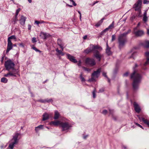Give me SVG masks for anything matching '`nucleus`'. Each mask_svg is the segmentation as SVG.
I'll return each instance as SVG.
<instances>
[{"instance_id": "obj_24", "label": "nucleus", "mask_w": 149, "mask_h": 149, "mask_svg": "<svg viewBox=\"0 0 149 149\" xmlns=\"http://www.w3.org/2000/svg\"><path fill=\"white\" fill-rule=\"evenodd\" d=\"M57 44L59 46L64 45V44L62 40L59 38L57 40Z\"/></svg>"}, {"instance_id": "obj_48", "label": "nucleus", "mask_w": 149, "mask_h": 149, "mask_svg": "<svg viewBox=\"0 0 149 149\" xmlns=\"http://www.w3.org/2000/svg\"><path fill=\"white\" fill-rule=\"evenodd\" d=\"M20 10H21L20 8H19L16 10V13H15L16 14V15H18L20 11Z\"/></svg>"}, {"instance_id": "obj_26", "label": "nucleus", "mask_w": 149, "mask_h": 149, "mask_svg": "<svg viewBox=\"0 0 149 149\" xmlns=\"http://www.w3.org/2000/svg\"><path fill=\"white\" fill-rule=\"evenodd\" d=\"M136 52H134L132 54L131 56L129 57V58H133L134 59L135 57L136 56Z\"/></svg>"}, {"instance_id": "obj_1", "label": "nucleus", "mask_w": 149, "mask_h": 149, "mask_svg": "<svg viewBox=\"0 0 149 149\" xmlns=\"http://www.w3.org/2000/svg\"><path fill=\"white\" fill-rule=\"evenodd\" d=\"M138 66L137 63L135 64V66L133 67V72L130 76V78L133 80L132 85L133 91L135 92L139 89L142 79V76L137 72L136 69Z\"/></svg>"}, {"instance_id": "obj_18", "label": "nucleus", "mask_w": 149, "mask_h": 149, "mask_svg": "<svg viewBox=\"0 0 149 149\" xmlns=\"http://www.w3.org/2000/svg\"><path fill=\"white\" fill-rule=\"evenodd\" d=\"M133 106L135 111L137 113L140 112L141 109L139 105L136 102H134Z\"/></svg>"}, {"instance_id": "obj_45", "label": "nucleus", "mask_w": 149, "mask_h": 149, "mask_svg": "<svg viewBox=\"0 0 149 149\" xmlns=\"http://www.w3.org/2000/svg\"><path fill=\"white\" fill-rule=\"evenodd\" d=\"M115 38H116L115 35L114 34L112 35V36L111 41H113L115 39Z\"/></svg>"}, {"instance_id": "obj_42", "label": "nucleus", "mask_w": 149, "mask_h": 149, "mask_svg": "<svg viewBox=\"0 0 149 149\" xmlns=\"http://www.w3.org/2000/svg\"><path fill=\"white\" fill-rule=\"evenodd\" d=\"M144 123L146 124L148 127H149V120H145Z\"/></svg>"}, {"instance_id": "obj_21", "label": "nucleus", "mask_w": 149, "mask_h": 149, "mask_svg": "<svg viewBox=\"0 0 149 149\" xmlns=\"http://www.w3.org/2000/svg\"><path fill=\"white\" fill-rule=\"evenodd\" d=\"M142 45L145 48H149V40L145 41L142 43Z\"/></svg>"}, {"instance_id": "obj_11", "label": "nucleus", "mask_w": 149, "mask_h": 149, "mask_svg": "<svg viewBox=\"0 0 149 149\" xmlns=\"http://www.w3.org/2000/svg\"><path fill=\"white\" fill-rule=\"evenodd\" d=\"M93 55L98 61H100L101 60L102 55L100 54L99 51L97 49H95L93 52Z\"/></svg>"}, {"instance_id": "obj_52", "label": "nucleus", "mask_w": 149, "mask_h": 149, "mask_svg": "<svg viewBox=\"0 0 149 149\" xmlns=\"http://www.w3.org/2000/svg\"><path fill=\"white\" fill-rule=\"evenodd\" d=\"M102 75L103 76H104V77H106V78H107V77H108L106 75V73L105 72H103L102 73Z\"/></svg>"}, {"instance_id": "obj_19", "label": "nucleus", "mask_w": 149, "mask_h": 149, "mask_svg": "<svg viewBox=\"0 0 149 149\" xmlns=\"http://www.w3.org/2000/svg\"><path fill=\"white\" fill-rule=\"evenodd\" d=\"M26 19V17L23 15H21L19 21L20 24L24 26V25Z\"/></svg>"}, {"instance_id": "obj_31", "label": "nucleus", "mask_w": 149, "mask_h": 149, "mask_svg": "<svg viewBox=\"0 0 149 149\" xmlns=\"http://www.w3.org/2000/svg\"><path fill=\"white\" fill-rule=\"evenodd\" d=\"M16 38L15 35L9 37L8 38V40L9 41H11L10 39H15Z\"/></svg>"}, {"instance_id": "obj_64", "label": "nucleus", "mask_w": 149, "mask_h": 149, "mask_svg": "<svg viewBox=\"0 0 149 149\" xmlns=\"http://www.w3.org/2000/svg\"><path fill=\"white\" fill-rule=\"evenodd\" d=\"M147 33L149 35V29H147Z\"/></svg>"}, {"instance_id": "obj_9", "label": "nucleus", "mask_w": 149, "mask_h": 149, "mask_svg": "<svg viewBox=\"0 0 149 149\" xmlns=\"http://www.w3.org/2000/svg\"><path fill=\"white\" fill-rule=\"evenodd\" d=\"M60 126L64 130H68L70 129L72 125L71 124L68 122H61Z\"/></svg>"}, {"instance_id": "obj_61", "label": "nucleus", "mask_w": 149, "mask_h": 149, "mask_svg": "<svg viewBox=\"0 0 149 149\" xmlns=\"http://www.w3.org/2000/svg\"><path fill=\"white\" fill-rule=\"evenodd\" d=\"M63 46H60V48L61 49V51H63V49H64V47H63Z\"/></svg>"}, {"instance_id": "obj_63", "label": "nucleus", "mask_w": 149, "mask_h": 149, "mask_svg": "<svg viewBox=\"0 0 149 149\" xmlns=\"http://www.w3.org/2000/svg\"><path fill=\"white\" fill-rule=\"evenodd\" d=\"M98 1H96L95 2H94L93 3L92 5V6H94V5H95L96 3H97L98 2Z\"/></svg>"}, {"instance_id": "obj_12", "label": "nucleus", "mask_w": 149, "mask_h": 149, "mask_svg": "<svg viewBox=\"0 0 149 149\" xmlns=\"http://www.w3.org/2000/svg\"><path fill=\"white\" fill-rule=\"evenodd\" d=\"M86 64L89 65L91 66H93L95 64V62L94 60L92 58H88L85 60Z\"/></svg>"}, {"instance_id": "obj_39", "label": "nucleus", "mask_w": 149, "mask_h": 149, "mask_svg": "<svg viewBox=\"0 0 149 149\" xmlns=\"http://www.w3.org/2000/svg\"><path fill=\"white\" fill-rule=\"evenodd\" d=\"M95 88L92 93L93 94V98H95L96 97V94L95 93Z\"/></svg>"}, {"instance_id": "obj_3", "label": "nucleus", "mask_w": 149, "mask_h": 149, "mask_svg": "<svg viewBox=\"0 0 149 149\" xmlns=\"http://www.w3.org/2000/svg\"><path fill=\"white\" fill-rule=\"evenodd\" d=\"M21 137L22 134L20 133H15L13 136V138L11 140V142L9 145L8 148L10 149H13L15 145L18 143L19 140Z\"/></svg>"}, {"instance_id": "obj_5", "label": "nucleus", "mask_w": 149, "mask_h": 149, "mask_svg": "<svg viewBox=\"0 0 149 149\" xmlns=\"http://www.w3.org/2000/svg\"><path fill=\"white\" fill-rule=\"evenodd\" d=\"M145 56L146 58V59L144 60L143 62L141 63L140 64V65L144 70L146 69L145 67L149 64V52L145 53Z\"/></svg>"}, {"instance_id": "obj_15", "label": "nucleus", "mask_w": 149, "mask_h": 149, "mask_svg": "<svg viewBox=\"0 0 149 149\" xmlns=\"http://www.w3.org/2000/svg\"><path fill=\"white\" fill-rule=\"evenodd\" d=\"M50 36V35L49 34L42 32H41L40 35V37L43 39H46Z\"/></svg>"}, {"instance_id": "obj_35", "label": "nucleus", "mask_w": 149, "mask_h": 149, "mask_svg": "<svg viewBox=\"0 0 149 149\" xmlns=\"http://www.w3.org/2000/svg\"><path fill=\"white\" fill-rule=\"evenodd\" d=\"M45 103L47 102V103H49L51 102H52L53 101V100L52 98H50L49 99H45Z\"/></svg>"}, {"instance_id": "obj_60", "label": "nucleus", "mask_w": 149, "mask_h": 149, "mask_svg": "<svg viewBox=\"0 0 149 149\" xmlns=\"http://www.w3.org/2000/svg\"><path fill=\"white\" fill-rule=\"evenodd\" d=\"M135 124H136V125L139 126V127H141V128L142 127V126L141 125H140V124H138V123H136Z\"/></svg>"}, {"instance_id": "obj_50", "label": "nucleus", "mask_w": 149, "mask_h": 149, "mask_svg": "<svg viewBox=\"0 0 149 149\" xmlns=\"http://www.w3.org/2000/svg\"><path fill=\"white\" fill-rule=\"evenodd\" d=\"M70 1L72 3V4L74 6H75L77 5V4L75 3L74 1L73 0H70Z\"/></svg>"}, {"instance_id": "obj_28", "label": "nucleus", "mask_w": 149, "mask_h": 149, "mask_svg": "<svg viewBox=\"0 0 149 149\" xmlns=\"http://www.w3.org/2000/svg\"><path fill=\"white\" fill-rule=\"evenodd\" d=\"M79 77L81 81L84 82L85 81L84 78L83 77V74L81 73Z\"/></svg>"}, {"instance_id": "obj_62", "label": "nucleus", "mask_w": 149, "mask_h": 149, "mask_svg": "<svg viewBox=\"0 0 149 149\" xmlns=\"http://www.w3.org/2000/svg\"><path fill=\"white\" fill-rule=\"evenodd\" d=\"M87 38V36L86 35L85 36H84L83 37V38L84 39V40H85Z\"/></svg>"}, {"instance_id": "obj_23", "label": "nucleus", "mask_w": 149, "mask_h": 149, "mask_svg": "<svg viewBox=\"0 0 149 149\" xmlns=\"http://www.w3.org/2000/svg\"><path fill=\"white\" fill-rule=\"evenodd\" d=\"M60 114L57 111H55L54 113V119L55 120L57 119L59 117Z\"/></svg>"}, {"instance_id": "obj_49", "label": "nucleus", "mask_w": 149, "mask_h": 149, "mask_svg": "<svg viewBox=\"0 0 149 149\" xmlns=\"http://www.w3.org/2000/svg\"><path fill=\"white\" fill-rule=\"evenodd\" d=\"M45 127L42 125H40L39 126H38V128H39L40 129H42L43 128V127Z\"/></svg>"}, {"instance_id": "obj_46", "label": "nucleus", "mask_w": 149, "mask_h": 149, "mask_svg": "<svg viewBox=\"0 0 149 149\" xmlns=\"http://www.w3.org/2000/svg\"><path fill=\"white\" fill-rule=\"evenodd\" d=\"M143 3L144 4H148L149 3V1L147 0H143Z\"/></svg>"}, {"instance_id": "obj_37", "label": "nucleus", "mask_w": 149, "mask_h": 149, "mask_svg": "<svg viewBox=\"0 0 149 149\" xmlns=\"http://www.w3.org/2000/svg\"><path fill=\"white\" fill-rule=\"evenodd\" d=\"M138 116L139 119V120L140 121H142L144 123V122H145V120H146V119H145V118H143L140 117V116Z\"/></svg>"}, {"instance_id": "obj_59", "label": "nucleus", "mask_w": 149, "mask_h": 149, "mask_svg": "<svg viewBox=\"0 0 149 149\" xmlns=\"http://www.w3.org/2000/svg\"><path fill=\"white\" fill-rule=\"evenodd\" d=\"M31 26L29 24L28 25V29L29 30H30L31 29Z\"/></svg>"}, {"instance_id": "obj_13", "label": "nucleus", "mask_w": 149, "mask_h": 149, "mask_svg": "<svg viewBox=\"0 0 149 149\" xmlns=\"http://www.w3.org/2000/svg\"><path fill=\"white\" fill-rule=\"evenodd\" d=\"M137 27H135L134 29L133 33L136 36H140L143 35V32L142 30L136 31Z\"/></svg>"}, {"instance_id": "obj_40", "label": "nucleus", "mask_w": 149, "mask_h": 149, "mask_svg": "<svg viewBox=\"0 0 149 149\" xmlns=\"http://www.w3.org/2000/svg\"><path fill=\"white\" fill-rule=\"evenodd\" d=\"M32 42L33 43H35L37 42L36 39L35 37H33L32 39Z\"/></svg>"}, {"instance_id": "obj_57", "label": "nucleus", "mask_w": 149, "mask_h": 149, "mask_svg": "<svg viewBox=\"0 0 149 149\" xmlns=\"http://www.w3.org/2000/svg\"><path fill=\"white\" fill-rule=\"evenodd\" d=\"M109 111L110 113L111 114H112L113 112V110H111L110 109H109Z\"/></svg>"}, {"instance_id": "obj_27", "label": "nucleus", "mask_w": 149, "mask_h": 149, "mask_svg": "<svg viewBox=\"0 0 149 149\" xmlns=\"http://www.w3.org/2000/svg\"><path fill=\"white\" fill-rule=\"evenodd\" d=\"M8 79L5 77H3L1 78V82L6 83L8 81Z\"/></svg>"}, {"instance_id": "obj_20", "label": "nucleus", "mask_w": 149, "mask_h": 149, "mask_svg": "<svg viewBox=\"0 0 149 149\" xmlns=\"http://www.w3.org/2000/svg\"><path fill=\"white\" fill-rule=\"evenodd\" d=\"M106 53L108 55H110L111 54V52L110 51L111 48L109 47L108 46V43H106Z\"/></svg>"}, {"instance_id": "obj_6", "label": "nucleus", "mask_w": 149, "mask_h": 149, "mask_svg": "<svg viewBox=\"0 0 149 149\" xmlns=\"http://www.w3.org/2000/svg\"><path fill=\"white\" fill-rule=\"evenodd\" d=\"M101 71V68L98 69L96 71H94L91 74V78L89 79V81H95L96 79L98 78L99 76Z\"/></svg>"}, {"instance_id": "obj_22", "label": "nucleus", "mask_w": 149, "mask_h": 149, "mask_svg": "<svg viewBox=\"0 0 149 149\" xmlns=\"http://www.w3.org/2000/svg\"><path fill=\"white\" fill-rule=\"evenodd\" d=\"M49 118V115L48 113H45L43 114V120H48Z\"/></svg>"}, {"instance_id": "obj_7", "label": "nucleus", "mask_w": 149, "mask_h": 149, "mask_svg": "<svg viewBox=\"0 0 149 149\" xmlns=\"http://www.w3.org/2000/svg\"><path fill=\"white\" fill-rule=\"evenodd\" d=\"M141 4V0H138L137 2L135 3L134 5L135 10V11H138V14L137 15L139 17H140L141 16V12L140 10Z\"/></svg>"}, {"instance_id": "obj_33", "label": "nucleus", "mask_w": 149, "mask_h": 149, "mask_svg": "<svg viewBox=\"0 0 149 149\" xmlns=\"http://www.w3.org/2000/svg\"><path fill=\"white\" fill-rule=\"evenodd\" d=\"M114 26V24L113 22L111 24L108 28H106V29H107V31H108L109 29H111Z\"/></svg>"}, {"instance_id": "obj_36", "label": "nucleus", "mask_w": 149, "mask_h": 149, "mask_svg": "<svg viewBox=\"0 0 149 149\" xmlns=\"http://www.w3.org/2000/svg\"><path fill=\"white\" fill-rule=\"evenodd\" d=\"M118 71V69L117 68H116L113 71V73L114 74H116Z\"/></svg>"}, {"instance_id": "obj_25", "label": "nucleus", "mask_w": 149, "mask_h": 149, "mask_svg": "<svg viewBox=\"0 0 149 149\" xmlns=\"http://www.w3.org/2000/svg\"><path fill=\"white\" fill-rule=\"evenodd\" d=\"M104 19H102L100 21L98 22L95 25V26L96 27H98L100 25L102 24L103 22V20Z\"/></svg>"}, {"instance_id": "obj_29", "label": "nucleus", "mask_w": 149, "mask_h": 149, "mask_svg": "<svg viewBox=\"0 0 149 149\" xmlns=\"http://www.w3.org/2000/svg\"><path fill=\"white\" fill-rule=\"evenodd\" d=\"M137 16V15H133L130 18V20L131 21H133L134 19H135L136 17Z\"/></svg>"}, {"instance_id": "obj_47", "label": "nucleus", "mask_w": 149, "mask_h": 149, "mask_svg": "<svg viewBox=\"0 0 149 149\" xmlns=\"http://www.w3.org/2000/svg\"><path fill=\"white\" fill-rule=\"evenodd\" d=\"M104 91V89L103 88H100L99 91L98 93H102Z\"/></svg>"}, {"instance_id": "obj_38", "label": "nucleus", "mask_w": 149, "mask_h": 149, "mask_svg": "<svg viewBox=\"0 0 149 149\" xmlns=\"http://www.w3.org/2000/svg\"><path fill=\"white\" fill-rule=\"evenodd\" d=\"M143 20L144 23H146L148 20V17H143Z\"/></svg>"}, {"instance_id": "obj_32", "label": "nucleus", "mask_w": 149, "mask_h": 149, "mask_svg": "<svg viewBox=\"0 0 149 149\" xmlns=\"http://www.w3.org/2000/svg\"><path fill=\"white\" fill-rule=\"evenodd\" d=\"M107 31V29H105L100 33V36H102Z\"/></svg>"}, {"instance_id": "obj_34", "label": "nucleus", "mask_w": 149, "mask_h": 149, "mask_svg": "<svg viewBox=\"0 0 149 149\" xmlns=\"http://www.w3.org/2000/svg\"><path fill=\"white\" fill-rule=\"evenodd\" d=\"M56 51L58 53L57 54V55H60L61 53V52H62V51L59 50L58 48L56 49Z\"/></svg>"}, {"instance_id": "obj_41", "label": "nucleus", "mask_w": 149, "mask_h": 149, "mask_svg": "<svg viewBox=\"0 0 149 149\" xmlns=\"http://www.w3.org/2000/svg\"><path fill=\"white\" fill-rule=\"evenodd\" d=\"M31 48L32 49L35 50L36 52H37V49L34 46V45H32L31 46Z\"/></svg>"}, {"instance_id": "obj_51", "label": "nucleus", "mask_w": 149, "mask_h": 149, "mask_svg": "<svg viewBox=\"0 0 149 149\" xmlns=\"http://www.w3.org/2000/svg\"><path fill=\"white\" fill-rule=\"evenodd\" d=\"M128 72H125V73L123 74V76L124 77H127L128 76Z\"/></svg>"}, {"instance_id": "obj_2", "label": "nucleus", "mask_w": 149, "mask_h": 149, "mask_svg": "<svg viewBox=\"0 0 149 149\" xmlns=\"http://www.w3.org/2000/svg\"><path fill=\"white\" fill-rule=\"evenodd\" d=\"M131 30L129 29L127 32L121 34L118 36V38L119 48L120 49L122 48L127 41V36L130 32Z\"/></svg>"}, {"instance_id": "obj_16", "label": "nucleus", "mask_w": 149, "mask_h": 149, "mask_svg": "<svg viewBox=\"0 0 149 149\" xmlns=\"http://www.w3.org/2000/svg\"><path fill=\"white\" fill-rule=\"evenodd\" d=\"M13 48V44L12 43L11 41H9L8 40V44L6 50V53H7L12 49Z\"/></svg>"}, {"instance_id": "obj_8", "label": "nucleus", "mask_w": 149, "mask_h": 149, "mask_svg": "<svg viewBox=\"0 0 149 149\" xmlns=\"http://www.w3.org/2000/svg\"><path fill=\"white\" fill-rule=\"evenodd\" d=\"M99 49V47L97 45H93L91 44L89 47L84 50V52L86 54L93 52L95 49Z\"/></svg>"}, {"instance_id": "obj_55", "label": "nucleus", "mask_w": 149, "mask_h": 149, "mask_svg": "<svg viewBox=\"0 0 149 149\" xmlns=\"http://www.w3.org/2000/svg\"><path fill=\"white\" fill-rule=\"evenodd\" d=\"M88 136L89 135L88 134L86 135H84L83 136L84 139H86Z\"/></svg>"}, {"instance_id": "obj_4", "label": "nucleus", "mask_w": 149, "mask_h": 149, "mask_svg": "<svg viewBox=\"0 0 149 149\" xmlns=\"http://www.w3.org/2000/svg\"><path fill=\"white\" fill-rule=\"evenodd\" d=\"M4 65L6 70L7 71L13 72L14 70H16V73H18V69L14 68L15 64L14 62L11 60H8L6 61Z\"/></svg>"}, {"instance_id": "obj_30", "label": "nucleus", "mask_w": 149, "mask_h": 149, "mask_svg": "<svg viewBox=\"0 0 149 149\" xmlns=\"http://www.w3.org/2000/svg\"><path fill=\"white\" fill-rule=\"evenodd\" d=\"M82 68L85 71H87L88 72H90L91 71V69L86 68L84 66L82 67Z\"/></svg>"}, {"instance_id": "obj_58", "label": "nucleus", "mask_w": 149, "mask_h": 149, "mask_svg": "<svg viewBox=\"0 0 149 149\" xmlns=\"http://www.w3.org/2000/svg\"><path fill=\"white\" fill-rule=\"evenodd\" d=\"M147 11H145L143 14V17H147Z\"/></svg>"}, {"instance_id": "obj_43", "label": "nucleus", "mask_w": 149, "mask_h": 149, "mask_svg": "<svg viewBox=\"0 0 149 149\" xmlns=\"http://www.w3.org/2000/svg\"><path fill=\"white\" fill-rule=\"evenodd\" d=\"M45 100H42V99H39V100H38V102H40L42 103H45Z\"/></svg>"}, {"instance_id": "obj_10", "label": "nucleus", "mask_w": 149, "mask_h": 149, "mask_svg": "<svg viewBox=\"0 0 149 149\" xmlns=\"http://www.w3.org/2000/svg\"><path fill=\"white\" fill-rule=\"evenodd\" d=\"M8 72L7 74L4 75V76L5 77H16V75H18L19 76H20L19 74L18 73H16V70H14L13 72L11 71H8Z\"/></svg>"}, {"instance_id": "obj_44", "label": "nucleus", "mask_w": 149, "mask_h": 149, "mask_svg": "<svg viewBox=\"0 0 149 149\" xmlns=\"http://www.w3.org/2000/svg\"><path fill=\"white\" fill-rule=\"evenodd\" d=\"M107 113V110L104 109V110L102 112V113L104 115H106Z\"/></svg>"}, {"instance_id": "obj_53", "label": "nucleus", "mask_w": 149, "mask_h": 149, "mask_svg": "<svg viewBox=\"0 0 149 149\" xmlns=\"http://www.w3.org/2000/svg\"><path fill=\"white\" fill-rule=\"evenodd\" d=\"M18 21V19L17 18H15V17L14 18V19H13V22H14V24H15L16 23V22H17Z\"/></svg>"}, {"instance_id": "obj_17", "label": "nucleus", "mask_w": 149, "mask_h": 149, "mask_svg": "<svg viewBox=\"0 0 149 149\" xmlns=\"http://www.w3.org/2000/svg\"><path fill=\"white\" fill-rule=\"evenodd\" d=\"M61 122L59 121H53L50 123V125L52 126H60Z\"/></svg>"}, {"instance_id": "obj_56", "label": "nucleus", "mask_w": 149, "mask_h": 149, "mask_svg": "<svg viewBox=\"0 0 149 149\" xmlns=\"http://www.w3.org/2000/svg\"><path fill=\"white\" fill-rule=\"evenodd\" d=\"M44 22L43 21H38V25L39 24L42 23H43Z\"/></svg>"}, {"instance_id": "obj_54", "label": "nucleus", "mask_w": 149, "mask_h": 149, "mask_svg": "<svg viewBox=\"0 0 149 149\" xmlns=\"http://www.w3.org/2000/svg\"><path fill=\"white\" fill-rule=\"evenodd\" d=\"M81 60H79L78 61V66H80L81 65Z\"/></svg>"}, {"instance_id": "obj_14", "label": "nucleus", "mask_w": 149, "mask_h": 149, "mask_svg": "<svg viewBox=\"0 0 149 149\" xmlns=\"http://www.w3.org/2000/svg\"><path fill=\"white\" fill-rule=\"evenodd\" d=\"M67 57L70 61L74 63H77V60L75 59L74 57L69 54H66Z\"/></svg>"}]
</instances>
